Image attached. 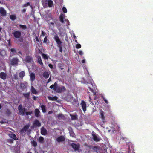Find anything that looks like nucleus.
I'll return each mask as SVG.
<instances>
[{
  "mask_svg": "<svg viewBox=\"0 0 153 153\" xmlns=\"http://www.w3.org/2000/svg\"><path fill=\"white\" fill-rule=\"evenodd\" d=\"M7 76V74L3 72H1L0 73V78L3 80H5L6 79Z\"/></svg>",
  "mask_w": 153,
  "mask_h": 153,
  "instance_id": "10",
  "label": "nucleus"
},
{
  "mask_svg": "<svg viewBox=\"0 0 153 153\" xmlns=\"http://www.w3.org/2000/svg\"><path fill=\"white\" fill-rule=\"evenodd\" d=\"M59 120L64 119L65 117L62 114H59L57 116Z\"/></svg>",
  "mask_w": 153,
  "mask_h": 153,
  "instance_id": "30",
  "label": "nucleus"
},
{
  "mask_svg": "<svg viewBox=\"0 0 153 153\" xmlns=\"http://www.w3.org/2000/svg\"><path fill=\"white\" fill-rule=\"evenodd\" d=\"M58 47L59 48V51L62 52V44L58 45Z\"/></svg>",
  "mask_w": 153,
  "mask_h": 153,
  "instance_id": "43",
  "label": "nucleus"
},
{
  "mask_svg": "<svg viewBox=\"0 0 153 153\" xmlns=\"http://www.w3.org/2000/svg\"><path fill=\"white\" fill-rule=\"evenodd\" d=\"M50 20L51 19L48 20L47 22L48 23L49 28L52 29L54 27L55 24L54 22H51Z\"/></svg>",
  "mask_w": 153,
  "mask_h": 153,
  "instance_id": "7",
  "label": "nucleus"
},
{
  "mask_svg": "<svg viewBox=\"0 0 153 153\" xmlns=\"http://www.w3.org/2000/svg\"><path fill=\"white\" fill-rule=\"evenodd\" d=\"M35 39L37 42H39V38L37 36H36L35 37Z\"/></svg>",
  "mask_w": 153,
  "mask_h": 153,
  "instance_id": "64",
  "label": "nucleus"
},
{
  "mask_svg": "<svg viewBox=\"0 0 153 153\" xmlns=\"http://www.w3.org/2000/svg\"><path fill=\"white\" fill-rule=\"evenodd\" d=\"M58 86L56 82L54 84H52L50 86V88L53 90L56 87H57Z\"/></svg>",
  "mask_w": 153,
  "mask_h": 153,
  "instance_id": "27",
  "label": "nucleus"
},
{
  "mask_svg": "<svg viewBox=\"0 0 153 153\" xmlns=\"http://www.w3.org/2000/svg\"><path fill=\"white\" fill-rule=\"evenodd\" d=\"M12 34L13 36L18 39L15 42L16 43L20 45V42H22L23 41V39L22 37H21L22 33L20 31H15L12 33Z\"/></svg>",
  "mask_w": 153,
  "mask_h": 153,
  "instance_id": "1",
  "label": "nucleus"
},
{
  "mask_svg": "<svg viewBox=\"0 0 153 153\" xmlns=\"http://www.w3.org/2000/svg\"><path fill=\"white\" fill-rule=\"evenodd\" d=\"M31 91L32 93L33 94H37V91L33 86L31 87Z\"/></svg>",
  "mask_w": 153,
  "mask_h": 153,
  "instance_id": "23",
  "label": "nucleus"
},
{
  "mask_svg": "<svg viewBox=\"0 0 153 153\" xmlns=\"http://www.w3.org/2000/svg\"><path fill=\"white\" fill-rule=\"evenodd\" d=\"M13 140L12 139H9L7 140V142L10 143H13Z\"/></svg>",
  "mask_w": 153,
  "mask_h": 153,
  "instance_id": "52",
  "label": "nucleus"
},
{
  "mask_svg": "<svg viewBox=\"0 0 153 153\" xmlns=\"http://www.w3.org/2000/svg\"><path fill=\"white\" fill-rule=\"evenodd\" d=\"M40 111L38 109H36L35 111V116L36 117H39L40 116Z\"/></svg>",
  "mask_w": 153,
  "mask_h": 153,
  "instance_id": "20",
  "label": "nucleus"
},
{
  "mask_svg": "<svg viewBox=\"0 0 153 153\" xmlns=\"http://www.w3.org/2000/svg\"><path fill=\"white\" fill-rule=\"evenodd\" d=\"M30 79L31 81L32 82L33 81L35 80V75L34 73H31L30 76Z\"/></svg>",
  "mask_w": 153,
  "mask_h": 153,
  "instance_id": "26",
  "label": "nucleus"
},
{
  "mask_svg": "<svg viewBox=\"0 0 153 153\" xmlns=\"http://www.w3.org/2000/svg\"><path fill=\"white\" fill-rule=\"evenodd\" d=\"M81 105L83 111L85 112L86 110V102L83 100L82 101Z\"/></svg>",
  "mask_w": 153,
  "mask_h": 153,
  "instance_id": "13",
  "label": "nucleus"
},
{
  "mask_svg": "<svg viewBox=\"0 0 153 153\" xmlns=\"http://www.w3.org/2000/svg\"><path fill=\"white\" fill-rule=\"evenodd\" d=\"M30 127V125L29 124H27L24 126L20 130V133L21 134H25L26 131L29 133L31 131V130L29 129L28 131V130Z\"/></svg>",
  "mask_w": 153,
  "mask_h": 153,
  "instance_id": "5",
  "label": "nucleus"
},
{
  "mask_svg": "<svg viewBox=\"0 0 153 153\" xmlns=\"http://www.w3.org/2000/svg\"><path fill=\"white\" fill-rule=\"evenodd\" d=\"M69 133L71 136L73 137H75V135L73 131L72 130L69 131Z\"/></svg>",
  "mask_w": 153,
  "mask_h": 153,
  "instance_id": "39",
  "label": "nucleus"
},
{
  "mask_svg": "<svg viewBox=\"0 0 153 153\" xmlns=\"http://www.w3.org/2000/svg\"><path fill=\"white\" fill-rule=\"evenodd\" d=\"M10 54H13L15 55L16 53V51L15 48H12L10 50Z\"/></svg>",
  "mask_w": 153,
  "mask_h": 153,
  "instance_id": "29",
  "label": "nucleus"
},
{
  "mask_svg": "<svg viewBox=\"0 0 153 153\" xmlns=\"http://www.w3.org/2000/svg\"><path fill=\"white\" fill-rule=\"evenodd\" d=\"M11 113L10 110L9 109H7L6 111V114L8 115H9Z\"/></svg>",
  "mask_w": 153,
  "mask_h": 153,
  "instance_id": "45",
  "label": "nucleus"
},
{
  "mask_svg": "<svg viewBox=\"0 0 153 153\" xmlns=\"http://www.w3.org/2000/svg\"><path fill=\"white\" fill-rule=\"evenodd\" d=\"M92 136L93 140L95 141H100L101 140L100 137L99 136L97 137L95 134H92Z\"/></svg>",
  "mask_w": 153,
  "mask_h": 153,
  "instance_id": "9",
  "label": "nucleus"
},
{
  "mask_svg": "<svg viewBox=\"0 0 153 153\" xmlns=\"http://www.w3.org/2000/svg\"><path fill=\"white\" fill-rule=\"evenodd\" d=\"M0 13L2 16H4L6 15V11L3 7H0Z\"/></svg>",
  "mask_w": 153,
  "mask_h": 153,
  "instance_id": "8",
  "label": "nucleus"
},
{
  "mask_svg": "<svg viewBox=\"0 0 153 153\" xmlns=\"http://www.w3.org/2000/svg\"><path fill=\"white\" fill-rule=\"evenodd\" d=\"M70 116L72 120H76L77 118V115L76 114V115H73L70 114Z\"/></svg>",
  "mask_w": 153,
  "mask_h": 153,
  "instance_id": "33",
  "label": "nucleus"
},
{
  "mask_svg": "<svg viewBox=\"0 0 153 153\" xmlns=\"http://www.w3.org/2000/svg\"><path fill=\"white\" fill-rule=\"evenodd\" d=\"M33 99L34 100H37V97H36L34 96H33Z\"/></svg>",
  "mask_w": 153,
  "mask_h": 153,
  "instance_id": "61",
  "label": "nucleus"
},
{
  "mask_svg": "<svg viewBox=\"0 0 153 153\" xmlns=\"http://www.w3.org/2000/svg\"><path fill=\"white\" fill-rule=\"evenodd\" d=\"M25 75V73L24 71H22L19 74V76L20 79H22Z\"/></svg>",
  "mask_w": 153,
  "mask_h": 153,
  "instance_id": "25",
  "label": "nucleus"
},
{
  "mask_svg": "<svg viewBox=\"0 0 153 153\" xmlns=\"http://www.w3.org/2000/svg\"><path fill=\"white\" fill-rule=\"evenodd\" d=\"M33 125L34 127H40L41 126V123L37 120H36L33 123Z\"/></svg>",
  "mask_w": 153,
  "mask_h": 153,
  "instance_id": "14",
  "label": "nucleus"
},
{
  "mask_svg": "<svg viewBox=\"0 0 153 153\" xmlns=\"http://www.w3.org/2000/svg\"><path fill=\"white\" fill-rule=\"evenodd\" d=\"M30 5V3L29 2H27L26 4H24L22 6V7H26L27 6H29Z\"/></svg>",
  "mask_w": 153,
  "mask_h": 153,
  "instance_id": "44",
  "label": "nucleus"
},
{
  "mask_svg": "<svg viewBox=\"0 0 153 153\" xmlns=\"http://www.w3.org/2000/svg\"><path fill=\"white\" fill-rule=\"evenodd\" d=\"M78 53L80 55H82L83 54V53L81 50L79 51Z\"/></svg>",
  "mask_w": 153,
  "mask_h": 153,
  "instance_id": "59",
  "label": "nucleus"
},
{
  "mask_svg": "<svg viewBox=\"0 0 153 153\" xmlns=\"http://www.w3.org/2000/svg\"><path fill=\"white\" fill-rule=\"evenodd\" d=\"M48 41V39H47V36H46L45 37L44 40H43V43H47V41Z\"/></svg>",
  "mask_w": 153,
  "mask_h": 153,
  "instance_id": "49",
  "label": "nucleus"
},
{
  "mask_svg": "<svg viewBox=\"0 0 153 153\" xmlns=\"http://www.w3.org/2000/svg\"><path fill=\"white\" fill-rule=\"evenodd\" d=\"M20 87L22 89H24L25 88V86L24 83H21L20 84Z\"/></svg>",
  "mask_w": 153,
  "mask_h": 153,
  "instance_id": "46",
  "label": "nucleus"
},
{
  "mask_svg": "<svg viewBox=\"0 0 153 153\" xmlns=\"http://www.w3.org/2000/svg\"><path fill=\"white\" fill-rule=\"evenodd\" d=\"M51 81V76L50 77L48 80L47 82V83H48L49 82Z\"/></svg>",
  "mask_w": 153,
  "mask_h": 153,
  "instance_id": "62",
  "label": "nucleus"
},
{
  "mask_svg": "<svg viewBox=\"0 0 153 153\" xmlns=\"http://www.w3.org/2000/svg\"><path fill=\"white\" fill-rule=\"evenodd\" d=\"M7 120L5 119L4 120H2L0 121V123L1 124H4L5 123H7Z\"/></svg>",
  "mask_w": 153,
  "mask_h": 153,
  "instance_id": "48",
  "label": "nucleus"
},
{
  "mask_svg": "<svg viewBox=\"0 0 153 153\" xmlns=\"http://www.w3.org/2000/svg\"><path fill=\"white\" fill-rule=\"evenodd\" d=\"M42 56L45 59H48V56L45 54H42Z\"/></svg>",
  "mask_w": 153,
  "mask_h": 153,
  "instance_id": "47",
  "label": "nucleus"
},
{
  "mask_svg": "<svg viewBox=\"0 0 153 153\" xmlns=\"http://www.w3.org/2000/svg\"><path fill=\"white\" fill-rule=\"evenodd\" d=\"M65 140V137L62 136H61L56 138V141L58 142L64 141Z\"/></svg>",
  "mask_w": 153,
  "mask_h": 153,
  "instance_id": "19",
  "label": "nucleus"
},
{
  "mask_svg": "<svg viewBox=\"0 0 153 153\" xmlns=\"http://www.w3.org/2000/svg\"><path fill=\"white\" fill-rule=\"evenodd\" d=\"M81 45L79 44H77L76 45V48L77 49L80 48H81Z\"/></svg>",
  "mask_w": 153,
  "mask_h": 153,
  "instance_id": "51",
  "label": "nucleus"
},
{
  "mask_svg": "<svg viewBox=\"0 0 153 153\" xmlns=\"http://www.w3.org/2000/svg\"><path fill=\"white\" fill-rule=\"evenodd\" d=\"M22 106L21 104L19 105L18 107V109L19 111V112L21 114H23V112L22 111Z\"/></svg>",
  "mask_w": 153,
  "mask_h": 153,
  "instance_id": "37",
  "label": "nucleus"
},
{
  "mask_svg": "<svg viewBox=\"0 0 153 153\" xmlns=\"http://www.w3.org/2000/svg\"><path fill=\"white\" fill-rule=\"evenodd\" d=\"M32 113V111H30V112H26L25 113V114L27 116L28 115H30Z\"/></svg>",
  "mask_w": 153,
  "mask_h": 153,
  "instance_id": "54",
  "label": "nucleus"
},
{
  "mask_svg": "<svg viewBox=\"0 0 153 153\" xmlns=\"http://www.w3.org/2000/svg\"><path fill=\"white\" fill-rule=\"evenodd\" d=\"M33 61L32 58L30 56H27L25 58V61L27 63H31Z\"/></svg>",
  "mask_w": 153,
  "mask_h": 153,
  "instance_id": "16",
  "label": "nucleus"
},
{
  "mask_svg": "<svg viewBox=\"0 0 153 153\" xmlns=\"http://www.w3.org/2000/svg\"><path fill=\"white\" fill-rule=\"evenodd\" d=\"M65 21L66 23V26H67L68 25H69V22L68 19H65Z\"/></svg>",
  "mask_w": 153,
  "mask_h": 153,
  "instance_id": "56",
  "label": "nucleus"
},
{
  "mask_svg": "<svg viewBox=\"0 0 153 153\" xmlns=\"http://www.w3.org/2000/svg\"><path fill=\"white\" fill-rule=\"evenodd\" d=\"M48 66L51 69L53 68V65L52 64H50V63L48 65Z\"/></svg>",
  "mask_w": 153,
  "mask_h": 153,
  "instance_id": "60",
  "label": "nucleus"
},
{
  "mask_svg": "<svg viewBox=\"0 0 153 153\" xmlns=\"http://www.w3.org/2000/svg\"><path fill=\"white\" fill-rule=\"evenodd\" d=\"M10 19L12 21H14L16 19V16L14 15H11L10 16Z\"/></svg>",
  "mask_w": 153,
  "mask_h": 153,
  "instance_id": "34",
  "label": "nucleus"
},
{
  "mask_svg": "<svg viewBox=\"0 0 153 153\" xmlns=\"http://www.w3.org/2000/svg\"><path fill=\"white\" fill-rule=\"evenodd\" d=\"M41 107L43 113H45L46 112L45 106L44 105H42Z\"/></svg>",
  "mask_w": 153,
  "mask_h": 153,
  "instance_id": "36",
  "label": "nucleus"
},
{
  "mask_svg": "<svg viewBox=\"0 0 153 153\" xmlns=\"http://www.w3.org/2000/svg\"><path fill=\"white\" fill-rule=\"evenodd\" d=\"M54 39L58 45L62 44V42L58 36L56 35L54 37Z\"/></svg>",
  "mask_w": 153,
  "mask_h": 153,
  "instance_id": "11",
  "label": "nucleus"
},
{
  "mask_svg": "<svg viewBox=\"0 0 153 153\" xmlns=\"http://www.w3.org/2000/svg\"><path fill=\"white\" fill-rule=\"evenodd\" d=\"M65 16L64 14H61L59 16V19L60 22L62 23H64V16Z\"/></svg>",
  "mask_w": 153,
  "mask_h": 153,
  "instance_id": "24",
  "label": "nucleus"
},
{
  "mask_svg": "<svg viewBox=\"0 0 153 153\" xmlns=\"http://www.w3.org/2000/svg\"><path fill=\"white\" fill-rule=\"evenodd\" d=\"M44 140V138L41 136H40L38 139V141L39 142L42 143Z\"/></svg>",
  "mask_w": 153,
  "mask_h": 153,
  "instance_id": "41",
  "label": "nucleus"
},
{
  "mask_svg": "<svg viewBox=\"0 0 153 153\" xmlns=\"http://www.w3.org/2000/svg\"><path fill=\"white\" fill-rule=\"evenodd\" d=\"M88 147L93 152H96L97 153H103L102 148L99 146L88 145Z\"/></svg>",
  "mask_w": 153,
  "mask_h": 153,
  "instance_id": "2",
  "label": "nucleus"
},
{
  "mask_svg": "<svg viewBox=\"0 0 153 153\" xmlns=\"http://www.w3.org/2000/svg\"><path fill=\"white\" fill-rule=\"evenodd\" d=\"M23 95L25 98L27 99H29L30 96V93L28 92L27 93H24L23 94Z\"/></svg>",
  "mask_w": 153,
  "mask_h": 153,
  "instance_id": "35",
  "label": "nucleus"
},
{
  "mask_svg": "<svg viewBox=\"0 0 153 153\" xmlns=\"http://www.w3.org/2000/svg\"><path fill=\"white\" fill-rule=\"evenodd\" d=\"M26 9H23L22 10V12L23 13H25L26 12Z\"/></svg>",
  "mask_w": 153,
  "mask_h": 153,
  "instance_id": "63",
  "label": "nucleus"
},
{
  "mask_svg": "<svg viewBox=\"0 0 153 153\" xmlns=\"http://www.w3.org/2000/svg\"><path fill=\"white\" fill-rule=\"evenodd\" d=\"M48 98L49 100L51 101H54L58 99V97L56 96L52 97L49 96L48 97Z\"/></svg>",
  "mask_w": 153,
  "mask_h": 153,
  "instance_id": "22",
  "label": "nucleus"
},
{
  "mask_svg": "<svg viewBox=\"0 0 153 153\" xmlns=\"http://www.w3.org/2000/svg\"><path fill=\"white\" fill-rule=\"evenodd\" d=\"M19 26L20 28H21L23 29H25L27 28V26L25 25H22L21 24L19 25Z\"/></svg>",
  "mask_w": 153,
  "mask_h": 153,
  "instance_id": "40",
  "label": "nucleus"
},
{
  "mask_svg": "<svg viewBox=\"0 0 153 153\" xmlns=\"http://www.w3.org/2000/svg\"><path fill=\"white\" fill-rule=\"evenodd\" d=\"M51 19H52L55 23V25L57 27H59L61 26L60 23L58 22V20L56 19H53L52 17H51Z\"/></svg>",
  "mask_w": 153,
  "mask_h": 153,
  "instance_id": "12",
  "label": "nucleus"
},
{
  "mask_svg": "<svg viewBox=\"0 0 153 153\" xmlns=\"http://www.w3.org/2000/svg\"><path fill=\"white\" fill-rule=\"evenodd\" d=\"M47 133V130L43 127H42L41 128V133L43 135H45Z\"/></svg>",
  "mask_w": 153,
  "mask_h": 153,
  "instance_id": "18",
  "label": "nucleus"
},
{
  "mask_svg": "<svg viewBox=\"0 0 153 153\" xmlns=\"http://www.w3.org/2000/svg\"><path fill=\"white\" fill-rule=\"evenodd\" d=\"M100 114L102 120V121L103 122H105V117L104 116V112L102 111V110H100Z\"/></svg>",
  "mask_w": 153,
  "mask_h": 153,
  "instance_id": "17",
  "label": "nucleus"
},
{
  "mask_svg": "<svg viewBox=\"0 0 153 153\" xmlns=\"http://www.w3.org/2000/svg\"><path fill=\"white\" fill-rule=\"evenodd\" d=\"M102 97L103 98V100L106 103L108 104V100L106 99L104 97Z\"/></svg>",
  "mask_w": 153,
  "mask_h": 153,
  "instance_id": "58",
  "label": "nucleus"
},
{
  "mask_svg": "<svg viewBox=\"0 0 153 153\" xmlns=\"http://www.w3.org/2000/svg\"><path fill=\"white\" fill-rule=\"evenodd\" d=\"M9 136L11 138L13 139L14 140H17V138H16V135L15 134L11 133L9 134Z\"/></svg>",
  "mask_w": 153,
  "mask_h": 153,
  "instance_id": "21",
  "label": "nucleus"
},
{
  "mask_svg": "<svg viewBox=\"0 0 153 153\" xmlns=\"http://www.w3.org/2000/svg\"><path fill=\"white\" fill-rule=\"evenodd\" d=\"M13 78L14 79L17 80L19 79L18 74L17 73L14 74L13 76Z\"/></svg>",
  "mask_w": 153,
  "mask_h": 153,
  "instance_id": "42",
  "label": "nucleus"
},
{
  "mask_svg": "<svg viewBox=\"0 0 153 153\" xmlns=\"http://www.w3.org/2000/svg\"><path fill=\"white\" fill-rule=\"evenodd\" d=\"M41 34L43 36H44L46 35V33L43 31H42L41 32Z\"/></svg>",
  "mask_w": 153,
  "mask_h": 153,
  "instance_id": "57",
  "label": "nucleus"
},
{
  "mask_svg": "<svg viewBox=\"0 0 153 153\" xmlns=\"http://www.w3.org/2000/svg\"><path fill=\"white\" fill-rule=\"evenodd\" d=\"M43 76L45 79H47L49 77V74L47 72L45 71L43 73Z\"/></svg>",
  "mask_w": 153,
  "mask_h": 153,
  "instance_id": "28",
  "label": "nucleus"
},
{
  "mask_svg": "<svg viewBox=\"0 0 153 153\" xmlns=\"http://www.w3.org/2000/svg\"><path fill=\"white\" fill-rule=\"evenodd\" d=\"M45 2L46 4H48L49 7H51L53 5V2L51 0H46Z\"/></svg>",
  "mask_w": 153,
  "mask_h": 153,
  "instance_id": "15",
  "label": "nucleus"
},
{
  "mask_svg": "<svg viewBox=\"0 0 153 153\" xmlns=\"http://www.w3.org/2000/svg\"><path fill=\"white\" fill-rule=\"evenodd\" d=\"M53 90L58 93H60L65 91L66 90V88L64 86H60L59 85L56 87Z\"/></svg>",
  "mask_w": 153,
  "mask_h": 153,
  "instance_id": "4",
  "label": "nucleus"
},
{
  "mask_svg": "<svg viewBox=\"0 0 153 153\" xmlns=\"http://www.w3.org/2000/svg\"><path fill=\"white\" fill-rule=\"evenodd\" d=\"M94 100L95 104L94 103H93V104H94V105L96 104L97 105L99 103L97 100V99L96 98H94Z\"/></svg>",
  "mask_w": 153,
  "mask_h": 153,
  "instance_id": "50",
  "label": "nucleus"
},
{
  "mask_svg": "<svg viewBox=\"0 0 153 153\" xmlns=\"http://www.w3.org/2000/svg\"><path fill=\"white\" fill-rule=\"evenodd\" d=\"M71 146L75 151L78 150L80 148L79 144H76L74 143H72L71 144Z\"/></svg>",
  "mask_w": 153,
  "mask_h": 153,
  "instance_id": "6",
  "label": "nucleus"
},
{
  "mask_svg": "<svg viewBox=\"0 0 153 153\" xmlns=\"http://www.w3.org/2000/svg\"><path fill=\"white\" fill-rule=\"evenodd\" d=\"M31 143L32 145L35 147H36L37 146V142L34 140L31 141Z\"/></svg>",
  "mask_w": 153,
  "mask_h": 153,
  "instance_id": "38",
  "label": "nucleus"
},
{
  "mask_svg": "<svg viewBox=\"0 0 153 153\" xmlns=\"http://www.w3.org/2000/svg\"><path fill=\"white\" fill-rule=\"evenodd\" d=\"M62 11H63V12L64 13H66L67 12V10L66 9V8L65 7H63V8H62Z\"/></svg>",
  "mask_w": 153,
  "mask_h": 153,
  "instance_id": "53",
  "label": "nucleus"
},
{
  "mask_svg": "<svg viewBox=\"0 0 153 153\" xmlns=\"http://www.w3.org/2000/svg\"><path fill=\"white\" fill-rule=\"evenodd\" d=\"M22 112H23V114H21L22 115H24L25 114V111H26V109L25 108H23L22 109Z\"/></svg>",
  "mask_w": 153,
  "mask_h": 153,
  "instance_id": "55",
  "label": "nucleus"
},
{
  "mask_svg": "<svg viewBox=\"0 0 153 153\" xmlns=\"http://www.w3.org/2000/svg\"><path fill=\"white\" fill-rule=\"evenodd\" d=\"M19 60V59L16 57H14L11 59L9 62V64L10 66H16L18 65Z\"/></svg>",
  "mask_w": 153,
  "mask_h": 153,
  "instance_id": "3",
  "label": "nucleus"
},
{
  "mask_svg": "<svg viewBox=\"0 0 153 153\" xmlns=\"http://www.w3.org/2000/svg\"><path fill=\"white\" fill-rule=\"evenodd\" d=\"M38 62L42 66L43 65V64L41 60V57L40 56H39L38 57Z\"/></svg>",
  "mask_w": 153,
  "mask_h": 153,
  "instance_id": "31",
  "label": "nucleus"
},
{
  "mask_svg": "<svg viewBox=\"0 0 153 153\" xmlns=\"http://www.w3.org/2000/svg\"><path fill=\"white\" fill-rule=\"evenodd\" d=\"M6 54V52L5 50H0V55L2 56H5Z\"/></svg>",
  "mask_w": 153,
  "mask_h": 153,
  "instance_id": "32",
  "label": "nucleus"
}]
</instances>
